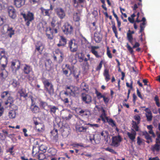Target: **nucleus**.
I'll list each match as a JSON object with an SVG mask.
<instances>
[{
    "instance_id": "obj_19",
    "label": "nucleus",
    "mask_w": 160,
    "mask_h": 160,
    "mask_svg": "<svg viewBox=\"0 0 160 160\" xmlns=\"http://www.w3.org/2000/svg\"><path fill=\"white\" fill-rule=\"evenodd\" d=\"M7 73L5 70H3L0 74V83L2 82L7 76Z\"/></svg>"
},
{
    "instance_id": "obj_18",
    "label": "nucleus",
    "mask_w": 160,
    "mask_h": 160,
    "mask_svg": "<svg viewBox=\"0 0 160 160\" xmlns=\"http://www.w3.org/2000/svg\"><path fill=\"white\" fill-rule=\"evenodd\" d=\"M52 30V28L50 27L47 28L46 30V34L48 38L50 39H52L53 37L52 34L54 33V32Z\"/></svg>"
},
{
    "instance_id": "obj_5",
    "label": "nucleus",
    "mask_w": 160,
    "mask_h": 160,
    "mask_svg": "<svg viewBox=\"0 0 160 160\" xmlns=\"http://www.w3.org/2000/svg\"><path fill=\"white\" fill-rule=\"evenodd\" d=\"M89 140L92 144H98L101 140L100 136L98 134H92L89 137Z\"/></svg>"
},
{
    "instance_id": "obj_36",
    "label": "nucleus",
    "mask_w": 160,
    "mask_h": 160,
    "mask_svg": "<svg viewBox=\"0 0 160 160\" xmlns=\"http://www.w3.org/2000/svg\"><path fill=\"white\" fill-rule=\"evenodd\" d=\"M9 106L10 109V110L14 111L16 112L18 110V108L17 106L12 104V103H11V104H10Z\"/></svg>"
},
{
    "instance_id": "obj_4",
    "label": "nucleus",
    "mask_w": 160,
    "mask_h": 160,
    "mask_svg": "<svg viewBox=\"0 0 160 160\" xmlns=\"http://www.w3.org/2000/svg\"><path fill=\"white\" fill-rule=\"evenodd\" d=\"M23 17L26 22L27 26H29L30 22L34 19L33 14L31 12H28L27 14H23Z\"/></svg>"
},
{
    "instance_id": "obj_9",
    "label": "nucleus",
    "mask_w": 160,
    "mask_h": 160,
    "mask_svg": "<svg viewBox=\"0 0 160 160\" xmlns=\"http://www.w3.org/2000/svg\"><path fill=\"white\" fill-rule=\"evenodd\" d=\"M121 141V138L119 136L114 137L112 138L111 144L112 146L117 147L119 145Z\"/></svg>"
},
{
    "instance_id": "obj_42",
    "label": "nucleus",
    "mask_w": 160,
    "mask_h": 160,
    "mask_svg": "<svg viewBox=\"0 0 160 160\" xmlns=\"http://www.w3.org/2000/svg\"><path fill=\"white\" fill-rule=\"evenodd\" d=\"M38 156L39 160H43L46 157L45 155L42 153H40Z\"/></svg>"
},
{
    "instance_id": "obj_21",
    "label": "nucleus",
    "mask_w": 160,
    "mask_h": 160,
    "mask_svg": "<svg viewBox=\"0 0 160 160\" xmlns=\"http://www.w3.org/2000/svg\"><path fill=\"white\" fill-rule=\"evenodd\" d=\"M30 109L33 112L36 113L39 112V107L36 105L32 103L31 105Z\"/></svg>"
},
{
    "instance_id": "obj_59",
    "label": "nucleus",
    "mask_w": 160,
    "mask_h": 160,
    "mask_svg": "<svg viewBox=\"0 0 160 160\" xmlns=\"http://www.w3.org/2000/svg\"><path fill=\"white\" fill-rule=\"evenodd\" d=\"M40 0H30V2L32 4L38 3Z\"/></svg>"
},
{
    "instance_id": "obj_22",
    "label": "nucleus",
    "mask_w": 160,
    "mask_h": 160,
    "mask_svg": "<svg viewBox=\"0 0 160 160\" xmlns=\"http://www.w3.org/2000/svg\"><path fill=\"white\" fill-rule=\"evenodd\" d=\"M23 70L25 73L28 74L32 71V68L30 66L26 64L24 66Z\"/></svg>"
},
{
    "instance_id": "obj_33",
    "label": "nucleus",
    "mask_w": 160,
    "mask_h": 160,
    "mask_svg": "<svg viewBox=\"0 0 160 160\" xmlns=\"http://www.w3.org/2000/svg\"><path fill=\"white\" fill-rule=\"evenodd\" d=\"M104 76L105 77V79L107 82L110 79V76L109 74V72L107 69H105L103 73Z\"/></svg>"
},
{
    "instance_id": "obj_53",
    "label": "nucleus",
    "mask_w": 160,
    "mask_h": 160,
    "mask_svg": "<svg viewBox=\"0 0 160 160\" xmlns=\"http://www.w3.org/2000/svg\"><path fill=\"white\" fill-rule=\"evenodd\" d=\"M92 53L94 54L95 56L97 58H99L100 57V56L98 54V52L94 50H92V51H91Z\"/></svg>"
},
{
    "instance_id": "obj_10",
    "label": "nucleus",
    "mask_w": 160,
    "mask_h": 160,
    "mask_svg": "<svg viewBox=\"0 0 160 160\" xmlns=\"http://www.w3.org/2000/svg\"><path fill=\"white\" fill-rule=\"evenodd\" d=\"M61 115L62 118L66 120L70 119L72 117V115L70 114L69 112L68 111H64L61 112Z\"/></svg>"
},
{
    "instance_id": "obj_29",
    "label": "nucleus",
    "mask_w": 160,
    "mask_h": 160,
    "mask_svg": "<svg viewBox=\"0 0 160 160\" xmlns=\"http://www.w3.org/2000/svg\"><path fill=\"white\" fill-rule=\"evenodd\" d=\"M80 15L79 12H75L73 14V19L75 22H78L80 20Z\"/></svg>"
},
{
    "instance_id": "obj_1",
    "label": "nucleus",
    "mask_w": 160,
    "mask_h": 160,
    "mask_svg": "<svg viewBox=\"0 0 160 160\" xmlns=\"http://www.w3.org/2000/svg\"><path fill=\"white\" fill-rule=\"evenodd\" d=\"M42 82L46 90L49 94H52L54 92V89L53 86L51 83L49 82V80L46 79H43Z\"/></svg>"
},
{
    "instance_id": "obj_14",
    "label": "nucleus",
    "mask_w": 160,
    "mask_h": 160,
    "mask_svg": "<svg viewBox=\"0 0 160 160\" xmlns=\"http://www.w3.org/2000/svg\"><path fill=\"white\" fill-rule=\"evenodd\" d=\"M127 134L132 142L135 141L136 133L134 130L133 129H132L131 132H128Z\"/></svg>"
},
{
    "instance_id": "obj_2",
    "label": "nucleus",
    "mask_w": 160,
    "mask_h": 160,
    "mask_svg": "<svg viewBox=\"0 0 160 160\" xmlns=\"http://www.w3.org/2000/svg\"><path fill=\"white\" fill-rule=\"evenodd\" d=\"M68 47L72 52H76L78 49V45L75 40H71L68 42Z\"/></svg>"
},
{
    "instance_id": "obj_20",
    "label": "nucleus",
    "mask_w": 160,
    "mask_h": 160,
    "mask_svg": "<svg viewBox=\"0 0 160 160\" xmlns=\"http://www.w3.org/2000/svg\"><path fill=\"white\" fill-rule=\"evenodd\" d=\"M66 39L62 36H60V39L59 43L58 44V46L60 47L61 46H64L66 43Z\"/></svg>"
},
{
    "instance_id": "obj_8",
    "label": "nucleus",
    "mask_w": 160,
    "mask_h": 160,
    "mask_svg": "<svg viewBox=\"0 0 160 160\" xmlns=\"http://www.w3.org/2000/svg\"><path fill=\"white\" fill-rule=\"evenodd\" d=\"M35 124L36 129L38 132H42L44 131L45 127L43 123L36 122H35Z\"/></svg>"
},
{
    "instance_id": "obj_41",
    "label": "nucleus",
    "mask_w": 160,
    "mask_h": 160,
    "mask_svg": "<svg viewBox=\"0 0 160 160\" xmlns=\"http://www.w3.org/2000/svg\"><path fill=\"white\" fill-rule=\"evenodd\" d=\"M57 21L56 18L54 17L52 18V21L51 22V25L52 27H54L55 26V23Z\"/></svg>"
},
{
    "instance_id": "obj_43",
    "label": "nucleus",
    "mask_w": 160,
    "mask_h": 160,
    "mask_svg": "<svg viewBox=\"0 0 160 160\" xmlns=\"http://www.w3.org/2000/svg\"><path fill=\"white\" fill-rule=\"evenodd\" d=\"M79 53H76V55H78V58L79 60V62H82L84 59V57L81 54V56L79 55Z\"/></svg>"
},
{
    "instance_id": "obj_63",
    "label": "nucleus",
    "mask_w": 160,
    "mask_h": 160,
    "mask_svg": "<svg viewBox=\"0 0 160 160\" xmlns=\"http://www.w3.org/2000/svg\"><path fill=\"white\" fill-rule=\"evenodd\" d=\"M73 2L74 6L76 7H77L78 4L79 3L78 2V0L77 1V0H73Z\"/></svg>"
},
{
    "instance_id": "obj_17",
    "label": "nucleus",
    "mask_w": 160,
    "mask_h": 160,
    "mask_svg": "<svg viewBox=\"0 0 160 160\" xmlns=\"http://www.w3.org/2000/svg\"><path fill=\"white\" fill-rule=\"evenodd\" d=\"M25 3V0H14V5L18 8L21 7Z\"/></svg>"
},
{
    "instance_id": "obj_32",
    "label": "nucleus",
    "mask_w": 160,
    "mask_h": 160,
    "mask_svg": "<svg viewBox=\"0 0 160 160\" xmlns=\"http://www.w3.org/2000/svg\"><path fill=\"white\" fill-rule=\"evenodd\" d=\"M44 48V46L41 43H40L39 45H38L36 46V49L40 53H41L42 51Z\"/></svg>"
},
{
    "instance_id": "obj_55",
    "label": "nucleus",
    "mask_w": 160,
    "mask_h": 160,
    "mask_svg": "<svg viewBox=\"0 0 160 160\" xmlns=\"http://www.w3.org/2000/svg\"><path fill=\"white\" fill-rule=\"evenodd\" d=\"M102 98H103V101L105 103H107L108 102L109 99L108 97H106L104 96Z\"/></svg>"
},
{
    "instance_id": "obj_64",
    "label": "nucleus",
    "mask_w": 160,
    "mask_h": 160,
    "mask_svg": "<svg viewBox=\"0 0 160 160\" xmlns=\"http://www.w3.org/2000/svg\"><path fill=\"white\" fill-rule=\"evenodd\" d=\"M73 74L76 79L78 78L79 75V73L78 72L77 73H75V72H73Z\"/></svg>"
},
{
    "instance_id": "obj_35",
    "label": "nucleus",
    "mask_w": 160,
    "mask_h": 160,
    "mask_svg": "<svg viewBox=\"0 0 160 160\" xmlns=\"http://www.w3.org/2000/svg\"><path fill=\"white\" fill-rule=\"evenodd\" d=\"M160 149V144L156 143L153 146L152 148V150L153 151H155L158 152L159 151Z\"/></svg>"
},
{
    "instance_id": "obj_23",
    "label": "nucleus",
    "mask_w": 160,
    "mask_h": 160,
    "mask_svg": "<svg viewBox=\"0 0 160 160\" xmlns=\"http://www.w3.org/2000/svg\"><path fill=\"white\" fill-rule=\"evenodd\" d=\"M88 128L87 127H84L82 126L78 125L76 127V130L77 131L79 132H85Z\"/></svg>"
},
{
    "instance_id": "obj_24",
    "label": "nucleus",
    "mask_w": 160,
    "mask_h": 160,
    "mask_svg": "<svg viewBox=\"0 0 160 160\" xmlns=\"http://www.w3.org/2000/svg\"><path fill=\"white\" fill-rule=\"evenodd\" d=\"M94 39L96 42H99L102 40V36L100 34L95 33L94 34Z\"/></svg>"
},
{
    "instance_id": "obj_27",
    "label": "nucleus",
    "mask_w": 160,
    "mask_h": 160,
    "mask_svg": "<svg viewBox=\"0 0 160 160\" xmlns=\"http://www.w3.org/2000/svg\"><path fill=\"white\" fill-rule=\"evenodd\" d=\"M16 112L14 111L10 110L8 113V116L10 119L14 118L16 116Z\"/></svg>"
},
{
    "instance_id": "obj_15",
    "label": "nucleus",
    "mask_w": 160,
    "mask_h": 160,
    "mask_svg": "<svg viewBox=\"0 0 160 160\" xmlns=\"http://www.w3.org/2000/svg\"><path fill=\"white\" fill-rule=\"evenodd\" d=\"M4 27L7 29V33L8 35L10 38H11L12 35L14 34V30L13 29V28L8 25H5Z\"/></svg>"
},
{
    "instance_id": "obj_62",
    "label": "nucleus",
    "mask_w": 160,
    "mask_h": 160,
    "mask_svg": "<svg viewBox=\"0 0 160 160\" xmlns=\"http://www.w3.org/2000/svg\"><path fill=\"white\" fill-rule=\"evenodd\" d=\"M97 96L98 97L99 99L101 98H102L104 96L103 95H102V94L100 92H98L97 93Z\"/></svg>"
},
{
    "instance_id": "obj_48",
    "label": "nucleus",
    "mask_w": 160,
    "mask_h": 160,
    "mask_svg": "<svg viewBox=\"0 0 160 160\" xmlns=\"http://www.w3.org/2000/svg\"><path fill=\"white\" fill-rule=\"evenodd\" d=\"M154 100L156 102L157 105L158 107H159L160 105L159 102V98L157 96H156L155 97Z\"/></svg>"
},
{
    "instance_id": "obj_31",
    "label": "nucleus",
    "mask_w": 160,
    "mask_h": 160,
    "mask_svg": "<svg viewBox=\"0 0 160 160\" xmlns=\"http://www.w3.org/2000/svg\"><path fill=\"white\" fill-rule=\"evenodd\" d=\"M145 116L148 121L149 122L152 120V112H147V113H145Z\"/></svg>"
},
{
    "instance_id": "obj_6",
    "label": "nucleus",
    "mask_w": 160,
    "mask_h": 160,
    "mask_svg": "<svg viewBox=\"0 0 160 160\" xmlns=\"http://www.w3.org/2000/svg\"><path fill=\"white\" fill-rule=\"evenodd\" d=\"M82 101L85 103L89 104L92 101V97L88 94L82 93L81 95Z\"/></svg>"
},
{
    "instance_id": "obj_40",
    "label": "nucleus",
    "mask_w": 160,
    "mask_h": 160,
    "mask_svg": "<svg viewBox=\"0 0 160 160\" xmlns=\"http://www.w3.org/2000/svg\"><path fill=\"white\" fill-rule=\"evenodd\" d=\"M112 30H113V32L115 34L116 37L117 38L118 37V35H117L118 32L117 31L116 28L114 24L112 25Z\"/></svg>"
},
{
    "instance_id": "obj_44",
    "label": "nucleus",
    "mask_w": 160,
    "mask_h": 160,
    "mask_svg": "<svg viewBox=\"0 0 160 160\" xmlns=\"http://www.w3.org/2000/svg\"><path fill=\"white\" fill-rule=\"evenodd\" d=\"M47 149V147L43 145H42L40 146L39 149L43 152H45Z\"/></svg>"
},
{
    "instance_id": "obj_13",
    "label": "nucleus",
    "mask_w": 160,
    "mask_h": 160,
    "mask_svg": "<svg viewBox=\"0 0 160 160\" xmlns=\"http://www.w3.org/2000/svg\"><path fill=\"white\" fill-rule=\"evenodd\" d=\"M11 66L13 71L18 70L20 68V61L18 60H15L12 62Z\"/></svg>"
},
{
    "instance_id": "obj_61",
    "label": "nucleus",
    "mask_w": 160,
    "mask_h": 160,
    "mask_svg": "<svg viewBox=\"0 0 160 160\" xmlns=\"http://www.w3.org/2000/svg\"><path fill=\"white\" fill-rule=\"evenodd\" d=\"M38 148H33L32 153V154L33 155H36L37 153V152H35V151L36 149H38Z\"/></svg>"
},
{
    "instance_id": "obj_49",
    "label": "nucleus",
    "mask_w": 160,
    "mask_h": 160,
    "mask_svg": "<svg viewBox=\"0 0 160 160\" xmlns=\"http://www.w3.org/2000/svg\"><path fill=\"white\" fill-rule=\"evenodd\" d=\"M9 92L8 91H5L2 92L1 94V96L2 98H4L6 96H8V94Z\"/></svg>"
},
{
    "instance_id": "obj_52",
    "label": "nucleus",
    "mask_w": 160,
    "mask_h": 160,
    "mask_svg": "<svg viewBox=\"0 0 160 160\" xmlns=\"http://www.w3.org/2000/svg\"><path fill=\"white\" fill-rule=\"evenodd\" d=\"M127 47L129 52L131 54H132V53L133 52V50L132 49V48L128 43H127Z\"/></svg>"
},
{
    "instance_id": "obj_39",
    "label": "nucleus",
    "mask_w": 160,
    "mask_h": 160,
    "mask_svg": "<svg viewBox=\"0 0 160 160\" xmlns=\"http://www.w3.org/2000/svg\"><path fill=\"white\" fill-rule=\"evenodd\" d=\"M143 135L145 136V137L146 139H149L150 141H152L151 137L147 132H143Z\"/></svg>"
},
{
    "instance_id": "obj_16",
    "label": "nucleus",
    "mask_w": 160,
    "mask_h": 160,
    "mask_svg": "<svg viewBox=\"0 0 160 160\" xmlns=\"http://www.w3.org/2000/svg\"><path fill=\"white\" fill-rule=\"evenodd\" d=\"M79 115L83 117H88L90 115V112L89 111L86 109H82L79 111Z\"/></svg>"
},
{
    "instance_id": "obj_50",
    "label": "nucleus",
    "mask_w": 160,
    "mask_h": 160,
    "mask_svg": "<svg viewBox=\"0 0 160 160\" xmlns=\"http://www.w3.org/2000/svg\"><path fill=\"white\" fill-rule=\"evenodd\" d=\"M134 118L137 121V123L139 124L140 123V117L138 115H136L134 116Z\"/></svg>"
},
{
    "instance_id": "obj_47",
    "label": "nucleus",
    "mask_w": 160,
    "mask_h": 160,
    "mask_svg": "<svg viewBox=\"0 0 160 160\" xmlns=\"http://www.w3.org/2000/svg\"><path fill=\"white\" fill-rule=\"evenodd\" d=\"M3 61H5V64H6L8 62L7 58L6 56L2 57L0 59V62L2 63Z\"/></svg>"
},
{
    "instance_id": "obj_45",
    "label": "nucleus",
    "mask_w": 160,
    "mask_h": 160,
    "mask_svg": "<svg viewBox=\"0 0 160 160\" xmlns=\"http://www.w3.org/2000/svg\"><path fill=\"white\" fill-rule=\"evenodd\" d=\"M40 106L45 109V108L48 106V104L46 102L41 101L40 102Z\"/></svg>"
},
{
    "instance_id": "obj_46",
    "label": "nucleus",
    "mask_w": 160,
    "mask_h": 160,
    "mask_svg": "<svg viewBox=\"0 0 160 160\" xmlns=\"http://www.w3.org/2000/svg\"><path fill=\"white\" fill-rule=\"evenodd\" d=\"M137 143L139 145H141L143 142V140L141 138L139 137H137Z\"/></svg>"
},
{
    "instance_id": "obj_25",
    "label": "nucleus",
    "mask_w": 160,
    "mask_h": 160,
    "mask_svg": "<svg viewBox=\"0 0 160 160\" xmlns=\"http://www.w3.org/2000/svg\"><path fill=\"white\" fill-rule=\"evenodd\" d=\"M101 135L103 137L104 139L107 142L108 141L107 139L108 137L109 134L107 131H103L101 133Z\"/></svg>"
},
{
    "instance_id": "obj_37",
    "label": "nucleus",
    "mask_w": 160,
    "mask_h": 160,
    "mask_svg": "<svg viewBox=\"0 0 160 160\" xmlns=\"http://www.w3.org/2000/svg\"><path fill=\"white\" fill-rule=\"evenodd\" d=\"M11 84L14 87H16L19 85V82L16 80L13 79L11 81Z\"/></svg>"
},
{
    "instance_id": "obj_57",
    "label": "nucleus",
    "mask_w": 160,
    "mask_h": 160,
    "mask_svg": "<svg viewBox=\"0 0 160 160\" xmlns=\"http://www.w3.org/2000/svg\"><path fill=\"white\" fill-rule=\"evenodd\" d=\"M132 81L131 80L130 85L128 82H126V86L127 87H129L130 88H132Z\"/></svg>"
},
{
    "instance_id": "obj_58",
    "label": "nucleus",
    "mask_w": 160,
    "mask_h": 160,
    "mask_svg": "<svg viewBox=\"0 0 160 160\" xmlns=\"http://www.w3.org/2000/svg\"><path fill=\"white\" fill-rule=\"evenodd\" d=\"M8 100L9 101V104H11L13 102V99L12 97H9L8 98Z\"/></svg>"
},
{
    "instance_id": "obj_7",
    "label": "nucleus",
    "mask_w": 160,
    "mask_h": 160,
    "mask_svg": "<svg viewBox=\"0 0 160 160\" xmlns=\"http://www.w3.org/2000/svg\"><path fill=\"white\" fill-rule=\"evenodd\" d=\"M67 89L69 90L68 91L70 94L73 97H74L76 95L77 92L78 90V88L77 87L70 86L67 87Z\"/></svg>"
},
{
    "instance_id": "obj_60",
    "label": "nucleus",
    "mask_w": 160,
    "mask_h": 160,
    "mask_svg": "<svg viewBox=\"0 0 160 160\" xmlns=\"http://www.w3.org/2000/svg\"><path fill=\"white\" fill-rule=\"evenodd\" d=\"M127 35L128 40L133 39L132 36L131 35V34H129V32H128L127 34Z\"/></svg>"
},
{
    "instance_id": "obj_56",
    "label": "nucleus",
    "mask_w": 160,
    "mask_h": 160,
    "mask_svg": "<svg viewBox=\"0 0 160 160\" xmlns=\"http://www.w3.org/2000/svg\"><path fill=\"white\" fill-rule=\"evenodd\" d=\"M137 92L138 97H139L141 99H143V97L141 94V93L138 89L137 90Z\"/></svg>"
},
{
    "instance_id": "obj_34",
    "label": "nucleus",
    "mask_w": 160,
    "mask_h": 160,
    "mask_svg": "<svg viewBox=\"0 0 160 160\" xmlns=\"http://www.w3.org/2000/svg\"><path fill=\"white\" fill-rule=\"evenodd\" d=\"M138 124H137V123L134 121H132V128H133V129L134 130V129L135 130V131H139V128L138 126Z\"/></svg>"
},
{
    "instance_id": "obj_38",
    "label": "nucleus",
    "mask_w": 160,
    "mask_h": 160,
    "mask_svg": "<svg viewBox=\"0 0 160 160\" xmlns=\"http://www.w3.org/2000/svg\"><path fill=\"white\" fill-rule=\"evenodd\" d=\"M58 110V108L55 106H52L50 108V112L51 113L55 114L57 110Z\"/></svg>"
},
{
    "instance_id": "obj_30",
    "label": "nucleus",
    "mask_w": 160,
    "mask_h": 160,
    "mask_svg": "<svg viewBox=\"0 0 160 160\" xmlns=\"http://www.w3.org/2000/svg\"><path fill=\"white\" fill-rule=\"evenodd\" d=\"M18 92L21 97L25 98L28 96L27 93H26L25 90L22 88L20 89L18 91Z\"/></svg>"
},
{
    "instance_id": "obj_26",
    "label": "nucleus",
    "mask_w": 160,
    "mask_h": 160,
    "mask_svg": "<svg viewBox=\"0 0 160 160\" xmlns=\"http://www.w3.org/2000/svg\"><path fill=\"white\" fill-rule=\"evenodd\" d=\"M40 9L42 13L45 16H49L50 14L49 13L50 9H44L43 8L41 7L40 8Z\"/></svg>"
},
{
    "instance_id": "obj_3",
    "label": "nucleus",
    "mask_w": 160,
    "mask_h": 160,
    "mask_svg": "<svg viewBox=\"0 0 160 160\" xmlns=\"http://www.w3.org/2000/svg\"><path fill=\"white\" fill-rule=\"evenodd\" d=\"M63 32L66 34H69L71 33L73 31V27L68 22H66L62 27Z\"/></svg>"
},
{
    "instance_id": "obj_28",
    "label": "nucleus",
    "mask_w": 160,
    "mask_h": 160,
    "mask_svg": "<svg viewBox=\"0 0 160 160\" xmlns=\"http://www.w3.org/2000/svg\"><path fill=\"white\" fill-rule=\"evenodd\" d=\"M62 130L63 131L62 132V134L65 136H67L69 133L70 128L67 125V127L66 128H64V127H62Z\"/></svg>"
},
{
    "instance_id": "obj_54",
    "label": "nucleus",
    "mask_w": 160,
    "mask_h": 160,
    "mask_svg": "<svg viewBox=\"0 0 160 160\" xmlns=\"http://www.w3.org/2000/svg\"><path fill=\"white\" fill-rule=\"evenodd\" d=\"M102 61H101L100 63H99V65L96 68V70L97 71H99L100 70L101 68L102 67Z\"/></svg>"
},
{
    "instance_id": "obj_11",
    "label": "nucleus",
    "mask_w": 160,
    "mask_h": 160,
    "mask_svg": "<svg viewBox=\"0 0 160 160\" xmlns=\"http://www.w3.org/2000/svg\"><path fill=\"white\" fill-rule=\"evenodd\" d=\"M9 16L12 18H14L16 16L15 10L12 7H9L8 9Z\"/></svg>"
},
{
    "instance_id": "obj_51",
    "label": "nucleus",
    "mask_w": 160,
    "mask_h": 160,
    "mask_svg": "<svg viewBox=\"0 0 160 160\" xmlns=\"http://www.w3.org/2000/svg\"><path fill=\"white\" fill-rule=\"evenodd\" d=\"M106 150L108 151L109 152H112V153H116V152H115L113 149L109 148H107L105 149Z\"/></svg>"
},
{
    "instance_id": "obj_12",
    "label": "nucleus",
    "mask_w": 160,
    "mask_h": 160,
    "mask_svg": "<svg viewBox=\"0 0 160 160\" xmlns=\"http://www.w3.org/2000/svg\"><path fill=\"white\" fill-rule=\"evenodd\" d=\"M56 14L61 19L63 18L65 16V13L64 10L61 8H57L56 10Z\"/></svg>"
}]
</instances>
